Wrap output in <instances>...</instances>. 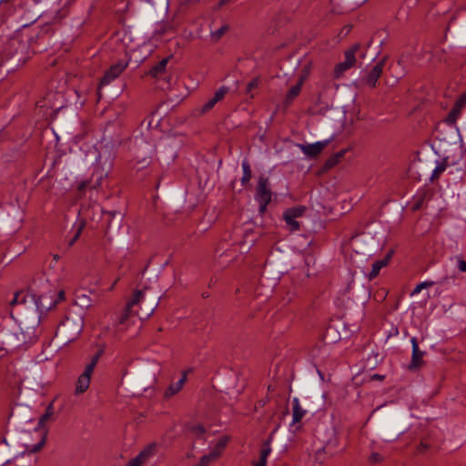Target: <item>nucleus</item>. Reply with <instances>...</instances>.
I'll return each mask as SVG.
<instances>
[{
	"mask_svg": "<svg viewBox=\"0 0 466 466\" xmlns=\"http://www.w3.org/2000/svg\"><path fill=\"white\" fill-rule=\"evenodd\" d=\"M195 466H206V465H203V464L201 463V461H199V462H198V464H196Z\"/></svg>",
	"mask_w": 466,
	"mask_h": 466,
	"instance_id": "obj_51",
	"label": "nucleus"
},
{
	"mask_svg": "<svg viewBox=\"0 0 466 466\" xmlns=\"http://www.w3.org/2000/svg\"><path fill=\"white\" fill-rule=\"evenodd\" d=\"M258 85V80L257 78L252 79L248 85H247V92H250L253 88L257 87Z\"/></svg>",
	"mask_w": 466,
	"mask_h": 466,
	"instance_id": "obj_37",
	"label": "nucleus"
},
{
	"mask_svg": "<svg viewBox=\"0 0 466 466\" xmlns=\"http://www.w3.org/2000/svg\"><path fill=\"white\" fill-rule=\"evenodd\" d=\"M307 413L306 410H304L299 402V398L295 397L292 400V420L290 426H293L299 422L302 418Z\"/></svg>",
	"mask_w": 466,
	"mask_h": 466,
	"instance_id": "obj_16",
	"label": "nucleus"
},
{
	"mask_svg": "<svg viewBox=\"0 0 466 466\" xmlns=\"http://www.w3.org/2000/svg\"><path fill=\"white\" fill-rule=\"evenodd\" d=\"M333 139V136L330 138L317 141L312 144H298L297 147L300 151L309 157H315L324 149V147Z\"/></svg>",
	"mask_w": 466,
	"mask_h": 466,
	"instance_id": "obj_11",
	"label": "nucleus"
},
{
	"mask_svg": "<svg viewBox=\"0 0 466 466\" xmlns=\"http://www.w3.org/2000/svg\"><path fill=\"white\" fill-rule=\"evenodd\" d=\"M433 284V282H429V281H424V282H421L420 283L419 285L416 286V288L414 289V291L413 293H419L422 289H425L427 287H430Z\"/></svg>",
	"mask_w": 466,
	"mask_h": 466,
	"instance_id": "obj_35",
	"label": "nucleus"
},
{
	"mask_svg": "<svg viewBox=\"0 0 466 466\" xmlns=\"http://www.w3.org/2000/svg\"><path fill=\"white\" fill-rule=\"evenodd\" d=\"M457 114H458V109H457V108H453V109L450 112V114H449V116H448L447 120H448L449 122H455L456 117H457Z\"/></svg>",
	"mask_w": 466,
	"mask_h": 466,
	"instance_id": "obj_38",
	"label": "nucleus"
},
{
	"mask_svg": "<svg viewBox=\"0 0 466 466\" xmlns=\"http://www.w3.org/2000/svg\"><path fill=\"white\" fill-rule=\"evenodd\" d=\"M84 328V317L79 312L70 311L57 327L56 336L66 343L75 340Z\"/></svg>",
	"mask_w": 466,
	"mask_h": 466,
	"instance_id": "obj_5",
	"label": "nucleus"
},
{
	"mask_svg": "<svg viewBox=\"0 0 466 466\" xmlns=\"http://www.w3.org/2000/svg\"><path fill=\"white\" fill-rule=\"evenodd\" d=\"M36 340L37 333L33 326L9 320L0 327V350L11 353L16 350H26Z\"/></svg>",
	"mask_w": 466,
	"mask_h": 466,
	"instance_id": "obj_1",
	"label": "nucleus"
},
{
	"mask_svg": "<svg viewBox=\"0 0 466 466\" xmlns=\"http://www.w3.org/2000/svg\"><path fill=\"white\" fill-rule=\"evenodd\" d=\"M446 167L445 165L439 164L436 166V167L433 170V176H438L439 174L442 173L445 170Z\"/></svg>",
	"mask_w": 466,
	"mask_h": 466,
	"instance_id": "obj_39",
	"label": "nucleus"
},
{
	"mask_svg": "<svg viewBox=\"0 0 466 466\" xmlns=\"http://www.w3.org/2000/svg\"><path fill=\"white\" fill-rule=\"evenodd\" d=\"M384 64L385 60H380L375 66H373L370 72L365 76L363 81L367 86L370 87H375L378 79L380 77L382 74Z\"/></svg>",
	"mask_w": 466,
	"mask_h": 466,
	"instance_id": "obj_14",
	"label": "nucleus"
},
{
	"mask_svg": "<svg viewBox=\"0 0 466 466\" xmlns=\"http://www.w3.org/2000/svg\"><path fill=\"white\" fill-rule=\"evenodd\" d=\"M241 167H242V171H243V175L241 177V184L243 186H246L251 179V176H252L251 167L247 159H244L242 161Z\"/></svg>",
	"mask_w": 466,
	"mask_h": 466,
	"instance_id": "obj_25",
	"label": "nucleus"
},
{
	"mask_svg": "<svg viewBox=\"0 0 466 466\" xmlns=\"http://www.w3.org/2000/svg\"><path fill=\"white\" fill-rule=\"evenodd\" d=\"M45 440L44 438L35 446L33 449V452H28L22 454L19 457H16L11 466H35L36 462V458L35 455V451H38L44 445Z\"/></svg>",
	"mask_w": 466,
	"mask_h": 466,
	"instance_id": "obj_12",
	"label": "nucleus"
},
{
	"mask_svg": "<svg viewBox=\"0 0 466 466\" xmlns=\"http://www.w3.org/2000/svg\"><path fill=\"white\" fill-rule=\"evenodd\" d=\"M410 342L412 345V363L414 365H418L420 360L422 359L424 352L420 350L416 337H412L410 339Z\"/></svg>",
	"mask_w": 466,
	"mask_h": 466,
	"instance_id": "obj_21",
	"label": "nucleus"
},
{
	"mask_svg": "<svg viewBox=\"0 0 466 466\" xmlns=\"http://www.w3.org/2000/svg\"><path fill=\"white\" fill-rule=\"evenodd\" d=\"M193 431L198 434H203L205 432V429L202 425H197L193 428Z\"/></svg>",
	"mask_w": 466,
	"mask_h": 466,
	"instance_id": "obj_41",
	"label": "nucleus"
},
{
	"mask_svg": "<svg viewBox=\"0 0 466 466\" xmlns=\"http://www.w3.org/2000/svg\"><path fill=\"white\" fill-rule=\"evenodd\" d=\"M187 380V371H184L182 377L177 381L172 383L165 392L166 397H171L177 394L183 387Z\"/></svg>",
	"mask_w": 466,
	"mask_h": 466,
	"instance_id": "obj_19",
	"label": "nucleus"
},
{
	"mask_svg": "<svg viewBox=\"0 0 466 466\" xmlns=\"http://www.w3.org/2000/svg\"><path fill=\"white\" fill-rule=\"evenodd\" d=\"M102 355V351H97L92 358L90 359L89 362L85 366L83 372L80 374L82 376H86V378H88L91 380V376L94 372V370Z\"/></svg>",
	"mask_w": 466,
	"mask_h": 466,
	"instance_id": "obj_18",
	"label": "nucleus"
},
{
	"mask_svg": "<svg viewBox=\"0 0 466 466\" xmlns=\"http://www.w3.org/2000/svg\"><path fill=\"white\" fill-rule=\"evenodd\" d=\"M83 226H84V225H83V223H81V224L78 226V228H77V229H76V234H75L74 238L71 239V241H70L69 245H73V244L76 241V239L79 238V236H80V234H81V231H82V228H83Z\"/></svg>",
	"mask_w": 466,
	"mask_h": 466,
	"instance_id": "obj_36",
	"label": "nucleus"
},
{
	"mask_svg": "<svg viewBox=\"0 0 466 466\" xmlns=\"http://www.w3.org/2000/svg\"><path fill=\"white\" fill-rule=\"evenodd\" d=\"M266 465H267V460L260 458V457H259V460L258 461L254 462V464H253V466H266Z\"/></svg>",
	"mask_w": 466,
	"mask_h": 466,
	"instance_id": "obj_42",
	"label": "nucleus"
},
{
	"mask_svg": "<svg viewBox=\"0 0 466 466\" xmlns=\"http://www.w3.org/2000/svg\"><path fill=\"white\" fill-rule=\"evenodd\" d=\"M271 439L268 438L262 443L259 457L263 459H268V455L271 453Z\"/></svg>",
	"mask_w": 466,
	"mask_h": 466,
	"instance_id": "obj_29",
	"label": "nucleus"
},
{
	"mask_svg": "<svg viewBox=\"0 0 466 466\" xmlns=\"http://www.w3.org/2000/svg\"><path fill=\"white\" fill-rule=\"evenodd\" d=\"M454 259L456 261V265H457L458 269L461 272H466V261L463 260L462 258L460 257V256L454 257Z\"/></svg>",
	"mask_w": 466,
	"mask_h": 466,
	"instance_id": "obj_34",
	"label": "nucleus"
},
{
	"mask_svg": "<svg viewBox=\"0 0 466 466\" xmlns=\"http://www.w3.org/2000/svg\"><path fill=\"white\" fill-rule=\"evenodd\" d=\"M347 152V149H342L334 155H332L326 162V166L328 167H333L335 166L341 157H344L345 153Z\"/></svg>",
	"mask_w": 466,
	"mask_h": 466,
	"instance_id": "obj_31",
	"label": "nucleus"
},
{
	"mask_svg": "<svg viewBox=\"0 0 466 466\" xmlns=\"http://www.w3.org/2000/svg\"><path fill=\"white\" fill-rule=\"evenodd\" d=\"M305 210V207L298 206L288 208L284 211L283 219L289 231L293 232L299 229V223L297 219L303 215Z\"/></svg>",
	"mask_w": 466,
	"mask_h": 466,
	"instance_id": "obj_10",
	"label": "nucleus"
},
{
	"mask_svg": "<svg viewBox=\"0 0 466 466\" xmlns=\"http://www.w3.org/2000/svg\"><path fill=\"white\" fill-rule=\"evenodd\" d=\"M128 62L125 60H120L117 63L112 65L104 74L103 77L100 80V84L98 86V93L100 94V90L104 86L109 85L113 80L117 78L122 72L127 67Z\"/></svg>",
	"mask_w": 466,
	"mask_h": 466,
	"instance_id": "obj_8",
	"label": "nucleus"
},
{
	"mask_svg": "<svg viewBox=\"0 0 466 466\" xmlns=\"http://www.w3.org/2000/svg\"><path fill=\"white\" fill-rule=\"evenodd\" d=\"M250 246L251 245H249L247 248H245V244H243L241 246V252H247L250 248Z\"/></svg>",
	"mask_w": 466,
	"mask_h": 466,
	"instance_id": "obj_45",
	"label": "nucleus"
},
{
	"mask_svg": "<svg viewBox=\"0 0 466 466\" xmlns=\"http://www.w3.org/2000/svg\"><path fill=\"white\" fill-rule=\"evenodd\" d=\"M231 0H220L218 2V7H221L223 6L224 5H226L227 3L230 2Z\"/></svg>",
	"mask_w": 466,
	"mask_h": 466,
	"instance_id": "obj_44",
	"label": "nucleus"
},
{
	"mask_svg": "<svg viewBox=\"0 0 466 466\" xmlns=\"http://www.w3.org/2000/svg\"><path fill=\"white\" fill-rule=\"evenodd\" d=\"M228 25L227 24H222L218 28L212 29L210 28V39L213 42L219 41L222 36L228 32Z\"/></svg>",
	"mask_w": 466,
	"mask_h": 466,
	"instance_id": "obj_24",
	"label": "nucleus"
},
{
	"mask_svg": "<svg viewBox=\"0 0 466 466\" xmlns=\"http://www.w3.org/2000/svg\"><path fill=\"white\" fill-rule=\"evenodd\" d=\"M5 5H8V0H1L0 1V9L5 8Z\"/></svg>",
	"mask_w": 466,
	"mask_h": 466,
	"instance_id": "obj_43",
	"label": "nucleus"
},
{
	"mask_svg": "<svg viewBox=\"0 0 466 466\" xmlns=\"http://www.w3.org/2000/svg\"><path fill=\"white\" fill-rule=\"evenodd\" d=\"M352 67L347 62L343 61L339 63L334 68V76L339 78L343 73Z\"/></svg>",
	"mask_w": 466,
	"mask_h": 466,
	"instance_id": "obj_30",
	"label": "nucleus"
},
{
	"mask_svg": "<svg viewBox=\"0 0 466 466\" xmlns=\"http://www.w3.org/2000/svg\"><path fill=\"white\" fill-rule=\"evenodd\" d=\"M359 48L360 46L358 44L354 45L344 54V61L347 62L351 66H353L356 62V52L359 50Z\"/></svg>",
	"mask_w": 466,
	"mask_h": 466,
	"instance_id": "obj_26",
	"label": "nucleus"
},
{
	"mask_svg": "<svg viewBox=\"0 0 466 466\" xmlns=\"http://www.w3.org/2000/svg\"><path fill=\"white\" fill-rule=\"evenodd\" d=\"M195 466H206V465H203V464L201 463V461H199V462H198V464H196Z\"/></svg>",
	"mask_w": 466,
	"mask_h": 466,
	"instance_id": "obj_50",
	"label": "nucleus"
},
{
	"mask_svg": "<svg viewBox=\"0 0 466 466\" xmlns=\"http://www.w3.org/2000/svg\"><path fill=\"white\" fill-rule=\"evenodd\" d=\"M462 103V98L456 103V106H459Z\"/></svg>",
	"mask_w": 466,
	"mask_h": 466,
	"instance_id": "obj_48",
	"label": "nucleus"
},
{
	"mask_svg": "<svg viewBox=\"0 0 466 466\" xmlns=\"http://www.w3.org/2000/svg\"><path fill=\"white\" fill-rule=\"evenodd\" d=\"M272 193L268 187V181L267 178L260 177L258 182L257 192L255 196L256 201L258 203L259 211L263 213L267 206L271 201Z\"/></svg>",
	"mask_w": 466,
	"mask_h": 466,
	"instance_id": "obj_7",
	"label": "nucleus"
},
{
	"mask_svg": "<svg viewBox=\"0 0 466 466\" xmlns=\"http://www.w3.org/2000/svg\"><path fill=\"white\" fill-rule=\"evenodd\" d=\"M391 255H392V251L389 252L382 259H379L372 263L371 270L367 275L368 279L370 280L375 279L379 275L380 269L388 265V263L391 258Z\"/></svg>",
	"mask_w": 466,
	"mask_h": 466,
	"instance_id": "obj_15",
	"label": "nucleus"
},
{
	"mask_svg": "<svg viewBox=\"0 0 466 466\" xmlns=\"http://www.w3.org/2000/svg\"><path fill=\"white\" fill-rule=\"evenodd\" d=\"M370 460L371 462L377 463V462H380L381 461V456L379 453H377V452H373L370 455Z\"/></svg>",
	"mask_w": 466,
	"mask_h": 466,
	"instance_id": "obj_40",
	"label": "nucleus"
},
{
	"mask_svg": "<svg viewBox=\"0 0 466 466\" xmlns=\"http://www.w3.org/2000/svg\"><path fill=\"white\" fill-rule=\"evenodd\" d=\"M229 91V88L226 86H220L214 94V96L208 99L200 108V113L205 114L208 111H210L217 103L221 101L226 94H228Z\"/></svg>",
	"mask_w": 466,
	"mask_h": 466,
	"instance_id": "obj_13",
	"label": "nucleus"
},
{
	"mask_svg": "<svg viewBox=\"0 0 466 466\" xmlns=\"http://www.w3.org/2000/svg\"><path fill=\"white\" fill-rule=\"evenodd\" d=\"M30 289L35 296V306H34V313L38 318L37 311L42 313L54 308L59 301L65 299L64 290H55L51 289L47 279L42 276L38 280H34L30 286Z\"/></svg>",
	"mask_w": 466,
	"mask_h": 466,
	"instance_id": "obj_3",
	"label": "nucleus"
},
{
	"mask_svg": "<svg viewBox=\"0 0 466 466\" xmlns=\"http://www.w3.org/2000/svg\"><path fill=\"white\" fill-rule=\"evenodd\" d=\"M229 441V437L227 435H223L219 437L218 440L215 448L211 451V452H218V458L220 456L222 451L227 446Z\"/></svg>",
	"mask_w": 466,
	"mask_h": 466,
	"instance_id": "obj_27",
	"label": "nucleus"
},
{
	"mask_svg": "<svg viewBox=\"0 0 466 466\" xmlns=\"http://www.w3.org/2000/svg\"><path fill=\"white\" fill-rule=\"evenodd\" d=\"M10 306L15 307H22L25 309H34V306H35V296L34 292L20 290L14 293L12 299L10 300Z\"/></svg>",
	"mask_w": 466,
	"mask_h": 466,
	"instance_id": "obj_9",
	"label": "nucleus"
},
{
	"mask_svg": "<svg viewBox=\"0 0 466 466\" xmlns=\"http://www.w3.org/2000/svg\"><path fill=\"white\" fill-rule=\"evenodd\" d=\"M167 63L168 57L163 58L150 69V75L154 77H160L161 75L165 72Z\"/></svg>",
	"mask_w": 466,
	"mask_h": 466,
	"instance_id": "obj_22",
	"label": "nucleus"
},
{
	"mask_svg": "<svg viewBox=\"0 0 466 466\" xmlns=\"http://www.w3.org/2000/svg\"><path fill=\"white\" fill-rule=\"evenodd\" d=\"M91 380L86 378V376L79 375L76 383L75 393L76 395L84 393L90 385Z\"/></svg>",
	"mask_w": 466,
	"mask_h": 466,
	"instance_id": "obj_20",
	"label": "nucleus"
},
{
	"mask_svg": "<svg viewBox=\"0 0 466 466\" xmlns=\"http://www.w3.org/2000/svg\"><path fill=\"white\" fill-rule=\"evenodd\" d=\"M373 378L377 379V380H382L384 378V376L379 375V374H375V375H373Z\"/></svg>",
	"mask_w": 466,
	"mask_h": 466,
	"instance_id": "obj_46",
	"label": "nucleus"
},
{
	"mask_svg": "<svg viewBox=\"0 0 466 466\" xmlns=\"http://www.w3.org/2000/svg\"><path fill=\"white\" fill-rule=\"evenodd\" d=\"M159 296L155 294L150 289L137 290L133 299L128 302L129 309L137 307L136 315L140 319H146L150 317L157 309L159 301Z\"/></svg>",
	"mask_w": 466,
	"mask_h": 466,
	"instance_id": "obj_4",
	"label": "nucleus"
},
{
	"mask_svg": "<svg viewBox=\"0 0 466 466\" xmlns=\"http://www.w3.org/2000/svg\"><path fill=\"white\" fill-rule=\"evenodd\" d=\"M218 459V452H209L201 457L200 461L203 465L208 466L209 463Z\"/></svg>",
	"mask_w": 466,
	"mask_h": 466,
	"instance_id": "obj_33",
	"label": "nucleus"
},
{
	"mask_svg": "<svg viewBox=\"0 0 466 466\" xmlns=\"http://www.w3.org/2000/svg\"><path fill=\"white\" fill-rule=\"evenodd\" d=\"M132 313H135L136 314V309L135 308L133 309H129L128 307V303L127 304V307L126 309L123 310V312L117 317L116 319V323L117 324H125L126 321L129 319V316L132 314Z\"/></svg>",
	"mask_w": 466,
	"mask_h": 466,
	"instance_id": "obj_28",
	"label": "nucleus"
},
{
	"mask_svg": "<svg viewBox=\"0 0 466 466\" xmlns=\"http://www.w3.org/2000/svg\"><path fill=\"white\" fill-rule=\"evenodd\" d=\"M153 447L144 449L138 455L129 461V466H141L149 457L153 455Z\"/></svg>",
	"mask_w": 466,
	"mask_h": 466,
	"instance_id": "obj_17",
	"label": "nucleus"
},
{
	"mask_svg": "<svg viewBox=\"0 0 466 466\" xmlns=\"http://www.w3.org/2000/svg\"><path fill=\"white\" fill-rule=\"evenodd\" d=\"M304 83V77L301 76L299 78V80L298 81V83L293 86L288 92L287 96H286V101L287 102H291L296 96H299V94L300 93V90H301V87H302V85Z\"/></svg>",
	"mask_w": 466,
	"mask_h": 466,
	"instance_id": "obj_23",
	"label": "nucleus"
},
{
	"mask_svg": "<svg viewBox=\"0 0 466 466\" xmlns=\"http://www.w3.org/2000/svg\"><path fill=\"white\" fill-rule=\"evenodd\" d=\"M447 279H448V278H445V279H441V280L440 281V283H441V284H444V283H445V281H446Z\"/></svg>",
	"mask_w": 466,
	"mask_h": 466,
	"instance_id": "obj_47",
	"label": "nucleus"
},
{
	"mask_svg": "<svg viewBox=\"0 0 466 466\" xmlns=\"http://www.w3.org/2000/svg\"><path fill=\"white\" fill-rule=\"evenodd\" d=\"M116 152L112 143H100L97 148V155L92 164V174L90 181H82L77 186L79 195L89 186L93 189H98L102 182L106 178L113 167Z\"/></svg>",
	"mask_w": 466,
	"mask_h": 466,
	"instance_id": "obj_2",
	"label": "nucleus"
},
{
	"mask_svg": "<svg viewBox=\"0 0 466 466\" xmlns=\"http://www.w3.org/2000/svg\"><path fill=\"white\" fill-rule=\"evenodd\" d=\"M54 410L53 406L49 405L46 409L45 413L40 417L39 419V426L43 427L45 423L53 416Z\"/></svg>",
	"mask_w": 466,
	"mask_h": 466,
	"instance_id": "obj_32",
	"label": "nucleus"
},
{
	"mask_svg": "<svg viewBox=\"0 0 466 466\" xmlns=\"http://www.w3.org/2000/svg\"><path fill=\"white\" fill-rule=\"evenodd\" d=\"M6 466H11V463L7 464Z\"/></svg>",
	"mask_w": 466,
	"mask_h": 466,
	"instance_id": "obj_52",
	"label": "nucleus"
},
{
	"mask_svg": "<svg viewBox=\"0 0 466 466\" xmlns=\"http://www.w3.org/2000/svg\"><path fill=\"white\" fill-rule=\"evenodd\" d=\"M153 152V146L145 141L143 138H136L135 147L133 148L134 166L137 169L144 168L150 163V157Z\"/></svg>",
	"mask_w": 466,
	"mask_h": 466,
	"instance_id": "obj_6",
	"label": "nucleus"
},
{
	"mask_svg": "<svg viewBox=\"0 0 466 466\" xmlns=\"http://www.w3.org/2000/svg\"><path fill=\"white\" fill-rule=\"evenodd\" d=\"M420 208V203H416L415 206H414V208L417 209Z\"/></svg>",
	"mask_w": 466,
	"mask_h": 466,
	"instance_id": "obj_49",
	"label": "nucleus"
}]
</instances>
